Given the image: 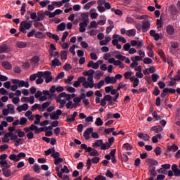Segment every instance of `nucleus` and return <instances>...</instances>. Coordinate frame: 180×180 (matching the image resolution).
<instances>
[{
	"mask_svg": "<svg viewBox=\"0 0 180 180\" xmlns=\"http://www.w3.org/2000/svg\"><path fill=\"white\" fill-rule=\"evenodd\" d=\"M32 25L33 23L32 22V21L24 20L21 22L20 24V32H21V33H23L24 34H26V33H27L26 30L32 29Z\"/></svg>",
	"mask_w": 180,
	"mask_h": 180,
	"instance_id": "1",
	"label": "nucleus"
},
{
	"mask_svg": "<svg viewBox=\"0 0 180 180\" xmlns=\"http://www.w3.org/2000/svg\"><path fill=\"white\" fill-rule=\"evenodd\" d=\"M11 82L13 84H15V85H18L19 88H29L30 86V84H29V82H25L24 80H20L18 79H11Z\"/></svg>",
	"mask_w": 180,
	"mask_h": 180,
	"instance_id": "2",
	"label": "nucleus"
},
{
	"mask_svg": "<svg viewBox=\"0 0 180 180\" xmlns=\"http://www.w3.org/2000/svg\"><path fill=\"white\" fill-rule=\"evenodd\" d=\"M92 146L94 148H98V147H101V150H108L110 147V145L106 146L105 143H103V140L102 139H98L95 141L92 144Z\"/></svg>",
	"mask_w": 180,
	"mask_h": 180,
	"instance_id": "3",
	"label": "nucleus"
},
{
	"mask_svg": "<svg viewBox=\"0 0 180 180\" xmlns=\"http://www.w3.org/2000/svg\"><path fill=\"white\" fill-rule=\"evenodd\" d=\"M26 157V153H20L18 155L15 154H12L9 156V159L11 160V161H14V162H18L20 161L21 158H25Z\"/></svg>",
	"mask_w": 180,
	"mask_h": 180,
	"instance_id": "4",
	"label": "nucleus"
},
{
	"mask_svg": "<svg viewBox=\"0 0 180 180\" xmlns=\"http://www.w3.org/2000/svg\"><path fill=\"white\" fill-rule=\"evenodd\" d=\"M44 78L46 84H50L53 81V76L51 75V72L46 70L44 72Z\"/></svg>",
	"mask_w": 180,
	"mask_h": 180,
	"instance_id": "5",
	"label": "nucleus"
},
{
	"mask_svg": "<svg viewBox=\"0 0 180 180\" xmlns=\"http://www.w3.org/2000/svg\"><path fill=\"white\" fill-rule=\"evenodd\" d=\"M94 133V128L90 127L87 128L86 131L84 132V137L86 140H89L91 139V134Z\"/></svg>",
	"mask_w": 180,
	"mask_h": 180,
	"instance_id": "6",
	"label": "nucleus"
},
{
	"mask_svg": "<svg viewBox=\"0 0 180 180\" xmlns=\"http://www.w3.org/2000/svg\"><path fill=\"white\" fill-rule=\"evenodd\" d=\"M78 115V112L75 111L72 115H68L66 122L68 123H72V122H75V117H77Z\"/></svg>",
	"mask_w": 180,
	"mask_h": 180,
	"instance_id": "7",
	"label": "nucleus"
},
{
	"mask_svg": "<svg viewBox=\"0 0 180 180\" xmlns=\"http://www.w3.org/2000/svg\"><path fill=\"white\" fill-rule=\"evenodd\" d=\"M79 20L83 22L89 23V16H88V13H82L80 15Z\"/></svg>",
	"mask_w": 180,
	"mask_h": 180,
	"instance_id": "8",
	"label": "nucleus"
},
{
	"mask_svg": "<svg viewBox=\"0 0 180 180\" xmlns=\"http://www.w3.org/2000/svg\"><path fill=\"white\" fill-rule=\"evenodd\" d=\"M88 23L89 22H79V30L80 32V33H85V32H86V28L87 26H88Z\"/></svg>",
	"mask_w": 180,
	"mask_h": 180,
	"instance_id": "9",
	"label": "nucleus"
},
{
	"mask_svg": "<svg viewBox=\"0 0 180 180\" xmlns=\"http://www.w3.org/2000/svg\"><path fill=\"white\" fill-rule=\"evenodd\" d=\"M150 26H151V24L150 23V21L146 20L143 22L142 25V31L143 33H146L148 29H150Z\"/></svg>",
	"mask_w": 180,
	"mask_h": 180,
	"instance_id": "10",
	"label": "nucleus"
},
{
	"mask_svg": "<svg viewBox=\"0 0 180 180\" xmlns=\"http://www.w3.org/2000/svg\"><path fill=\"white\" fill-rule=\"evenodd\" d=\"M105 84L109 85V84H115L117 82V80L115 77H110V76H107L105 78Z\"/></svg>",
	"mask_w": 180,
	"mask_h": 180,
	"instance_id": "11",
	"label": "nucleus"
},
{
	"mask_svg": "<svg viewBox=\"0 0 180 180\" xmlns=\"http://www.w3.org/2000/svg\"><path fill=\"white\" fill-rule=\"evenodd\" d=\"M44 11H39L37 13V22H41V20H44Z\"/></svg>",
	"mask_w": 180,
	"mask_h": 180,
	"instance_id": "12",
	"label": "nucleus"
},
{
	"mask_svg": "<svg viewBox=\"0 0 180 180\" xmlns=\"http://www.w3.org/2000/svg\"><path fill=\"white\" fill-rule=\"evenodd\" d=\"M89 68H93L94 70H98L99 65L97 63H94V60H90L87 65Z\"/></svg>",
	"mask_w": 180,
	"mask_h": 180,
	"instance_id": "13",
	"label": "nucleus"
},
{
	"mask_svg": "<svg viewBox=\"0 0 180 180\" xmlns=\"http://www.w3.org/2000/svg\"><path fill=\"white\" fill-rule=\"evenodd\" d=\"M179 148L176 144H173L171 146H168L167 151V153H170V151H173V153H176V151H178Z\"/></svg>",
	"mask_w": 180,
	"mask_h": 180,
	"instance_id": "14",
	"label": "nucleus"
},
{
	"mask_svg": "<svg viewBox=\"0 0 180 180\" xmlns=\"http://www.w3.org/2000/svg\"><path fill=\"white\" fill-rule=\"evenodd\" d=\"M1 66L3 67V68H4V70H12V64H11L8 61L2 62Z\"/></svg>",
	"mask_w": 180,
	"mask_h": 180,
	"instance_id": "15",
	"label": "nucleus"
},
{
	"mask_svg": "<svg viewBox=\"0 0 180 180\" xmlns=\"http://www.w3.org/2000/svg\"><path fill=\"white\" fill-rule=\"evenodd\" d=\"M36 129H37V126L31 124L30 127L24 128V131H25V133H29L30 131H35Z\"/></svg>",
	"mask_w": 180,
	"mask_h": 180,
	"instance_id": "16",
	"label": "nucleus"
},
{
	"mask_svg": "<svg viewBox=\"0 0 180 180\" xmlns=\"http://www.w3.org/2000/svg\"><path fill=\"white\" fill-rule=\"evenodd\" d=\"M27 109H29V105L27 103H24L17 108V110L19 112H23V110L26 111Z\"/></svg>",
	"mask_w": 180,
	"mask_h": 180,
	"instance_id": "17",
	"label": "nucleus"
},
{
	"mask_svg": "<svg viewBox=\"0 0 180 180\" xmlns=\"http://www.w3.org/2000/svg\"><path fill=\"white\" fill-rule=\"evenodd\" d=\"M138 137L139 139H143L145 141H150V136L148 134H144L143 133H139Z\"/></svg>",
	"mask_w": 180,
	"mask_h": 180,
	"instance_id": "18",
	"label": "nucleus"
},
{
	"mask_svg": "<svg viewBox=\"0 0 180 180\" xmlns=\"http://www.w3.org/2000/svg\"><path fill=\"white\" fill-rule=\"evenodd\" d=\"M151 130L155 133H160V131H162L164 129H162V127L161 125L154 126L151 128Z\"/></svg>",
	"mask_w": 180,
	"mask_h": 180,
	"instance_id": "19",
	"label": "nucleus"
},
{
	"mask_svg": "<svg viewBox=\"0 0 180 180\" xmlns=\"http://www.w3.org/2000/svg\"><path fill=\"white\" fill-rule=\"evenodd\" d=\"M81 148L82 150H85L86 153H89V154H91L92 150L94 149L91 147H88V146H86L85 143L81 145Z\"/></svg>",
	"mask_w": 180,
	"mask_h": 180,
	"instance_id": "20",
	"label": "nucleus"
},
{
	"mask_svg": "<svg viewBox=\"0 0 180 180\" xmlns=\"http://www.w3.org/2000/svg\"><path fill=\"white\" fill-rule=\"evenodd\" d=\"M3 175L6 178H9L11 175H12V171L11 169H6L5 168H2Z\"/></svg>",
	"mask_w": 180,
	"mask_h": 180,
	"instance_id": "21",
	"label": "nucleus"
},
{
	"mask_svg": "<svg viewBox=\"0 0 180 180\" xmlns=\"http://www.w3.org/2000/svg\"><path fill=\"white\" fill-rule=\"evenodd\" d=\"M167 32L169 34V36H172V34H174V33H175V29L174 28V27L172 25H169L167 27Z\"/></svg>",
	"mask_w": 180,
	"mask_h": 180,
	"instance_id": "22",
	"label": "nucleus"
},
{
	"mask_svg": "<svg viewBox=\"0 0 180 180\" xmlns=\"http://www.w3.org/2000/svg\"><path fill=\"white\" fill-rule=\"evenodd\" d=\"M52 67H60L61 65V62L58 58H55L51 61Z\"/></svg>",
	"mask_w": 180,
	"mask_h": 180,
	"instance_id": "23",
	"label": "nucleus"
},
{
	"mask_svg": "<svg viewBox=\"0 0 180 180\" xmlns=\"http://www.w3.org/2000/svg\"><path fill=\"white\" fill-rule=\"evenodd\" d=\"M158 139L161 140L162 139V136L160 134H158L156 136H153L152 141L154 144L158 143Z\"/></svg>",
	"mask_w": 180,
	"mask_h": 180,
	"instance_id": "24",
	"label": "nucleus"
},
{
	"mask_svg": "<svg viewBox=\"0 0 180 180\" xmlns=\"http://www.w3.org/2000/svg\"><path fill=\"white\" fill-rule=\"evenodd\" d=\"M16 46L18 47V49H25L27 46V42L17 41Z\"/></svg>",
	"mask_w": 180,
	"mask_h": 180,
	"instance_id": "25",
	"label": "nucleus"
},
{
	"mask_svg": "<svg viewBox=\"0 0 180 180\" xmlns=\"http://www.w3.org/2000/svg\"><path fill=\"white\" fill-rule=\"evenodd\" d=\"M8 45L6 44H2L0 46V54H2V53H8Z\"/></svg>",
	"mask_w": 180,
	"mask_h": 180,
	"instance_id": "26",
	"label": "nucleus"
},
{
	"mask_svg": "<svg viewBox=\"0 0 180 180\" xmlns=\"http://www.w3.org/2000/svg\"><path fill=\"white\" fill-rule=\"evenodd\" d=\"M90 13H91V19H96V18H98V13H96V9L91 8L90 10Z\"/></svg>",
	"mask_w": 180,
	"mask_h": 180,
	"instance_id": "27",
	"label": "nucleus"
},
{
	"mask_svg": "<svg viewBox=\"0 0 180 180\" xmlns=\"http://www.w3.org/2000/svg\"><path fill=\"white\" fill-rule=\"evenodd\" d=\"M65 22H62L57 26V30L59 32H64L65 30Z\"/></svg>",
	"mask_w": 180,
	"mask_h": 180,
	"instance_id": "28",
	"label": "nucleus"
},
{
	"mask_svg": "<svg viewBox=\"0 0 180 180\" xmlns=\"http://www.w3.org/2000/svg\"><path fill=\"white\" fill-rule=\"evenodd\" d=\"M122 148H124L126 151H130V150H133V146L130 145L129 143H127L122 146Z\"/></svg>",
	"mask_w": 180,
	"mask_h": 180,
	"instance_id": "29",
	"label": "nucleus"
},
{
	"mask_svg": "<svg viewBox=\"0 0 180 180\" xmlns=\"http://www.w3.org/2000/svg\"><path fill=\"white\" fill-rule=\"evenodd\" d=\"M94 74H95V70H94L93 69L84 72V75H85L86 77H94Z\"/></svg>",
	"mask_w": 180,
	"mask_h": 180,
	"instance_id": "30",
	"label": "nucleus"
},
{
	"mask_svg": "<svg viewBox=\"0 0 180 180\" xmlns=\"http://www.w3.org/2000/svg\"><path fill=\"white\" fill-rule=\"evenodd\" d=\"M127 36H129V37H131V36H136V30L131 29L127 31Z\"/></svg>",
	"mask_w": 180,
	"mask_h": 180,
	"instance_id": "31",
	"label": "nucleus"
},
{
	"mask_svg": "<svg viewBox=\"0 0 180 180\" xmlns=\"http://www.w3.org/2000/svg\"><path fill=\"white\" fill-rule=\"evenodd\" d=\"M36 39H45L46 35L43 34V32H35Z\"/></svg>",
	"mask_w": 180,
	"mask_h": 180,
	"instance_id": "32",
	"label": "nucleus"
},
{
	"mask_svg": "<svg viewBox=\"0 0 180 180\" xmlns=\"http://www.w3.org/2000/svg\"><path fill=\"white\" fill-rule=\"evenodd\" d=\"M158 54L160 56L161 58H162L163 61H167V57H165V53H164V51L162 49L158 50Z\"/></svg>",
	"mask_w": 180,
	"mask_h": 180,
	"instance_id": "33",
	"label": "nucleus"
},
{
	"mask_svg": "<svg viewBox=\"0 0 180 180\" xmlns=\"http://www.w3.org/2000/svg\"><path fill=\"white\" fill-rule=\"evenodd\" d=\"M89 155H90L91 157H98L99 156V152H98V150H96V149L93 148Z\"/></svg>",
	"mask_w": 180,
	"mask_h": 180,
	"instance_id": "34",
	"label": "nucleus"
},
{
	"mask_svg": "<svg viewBox=\"0 0 180 180\" xmlns=\"http://www.w3.org/2000/svg\"><path fill=\"white\" fill-rule=\"evenodd\" d=\"M96 126H102L103 124V121L101 117H97L95 122Z\"/></svg>",
	"mask_w": 180,
	"mask_h": 180,
	"instance_id": "35",
	"label": "nucleus"
},
{
	"mask_svg": "<svg viewBox=\"0 0 180 180\" xmlns=\"http://www.w3.org/2000/svg\"><path fill=\"white\" fill-rule=\"evenodd\" d=\"M56 153V149L54 148H51L45 151L46 155H50V154H53Z\"/></svg>",
	"mask_w": 180,
	"mask_h": 180,
	"instance_id": "36",
	"label": "nucleus"
},
{
	"mask_svg": "<svg viewBox=\"0 0 180 180\" xmlns=\"http://www.w3.org/2000/svg\"><path fill=\"white\" fill-rule=\"evenodd\" d=\"M33 170L37 174H40V171H41L40 166H39V165H37V164L34 165Z\"/></svg>",
	"mask_w": 180,
	"mask_h": 180,
	"instance_id": "37",
	"label": "nucleus"
},
{
	"mask_svg": "<svg viewBox=\"0 0 180 180\" xmlns=\"http://www.w3.org/2000/svg\"><path fill=\"white\" fill-rule=\"evenodd\" d=\"M21 15L22 16L25 15V13H26V3L22 4L20 9Z\"/></svg>",
	"mask_w": 180,
	"mask_h": 180,
	"instance_id": "38",
	"label": "nucleus"
},
{
	"mask_svg": "<svg viewBox=\"0 0 180 180\" xmlns=\"http://www.w3.org/2000/svg\"><path fill=\"white\" fill-rule=\"evenodd\" d=\"M27 123V118L22 117L20 120V126H25Z\"/></svg>",
	"mask_w": 180,
	"mask_h": 180,
	"instance_id": "39",
	"label": "nucleus"
},
{
	"mask_svg": "<svg viewBox=\"0 0 180 180\" xmlns=\"http://www.w3.org/2000/svg\"><path fill=\"white\" fill-rule=\"evenodd\" d=\"M49 4H50L49 0H44L43 1L39 2V5L42 8H46V6L49 5Z\"/></svg>",
	"mask_w": 180,
	"mask_h": 180,
	"instance_id": "40",
	"label": "nucleus"
},
{
	"mask_svg": "<svg viewBox=\"0 0 180 180\" xmlns=\"http://www.w3.org/2000/svg\"><path fill=\"white\" fill-rule=\"evenodd\" d=\"M35 121L34 122V124H40V120L41 119V116H40V115L37 114L35 115Z\"/></svg>",
	"mask_w": 180,
	"mask_h": 180,
	"instance_id": "41",
	"label": "nucleus"
},
{
	"mask_svg": "<svg viewBox=\"0 0 180 180\" xmlns=\"http://www.w3.org/2000/svg\"><path fill=\"white\" fill-rule=\"evenodd\" d=\"M7 108L11 113H15V105H13V104H8Z\"/></svg>",
	"mask_w": 180,
	"mask_h": 180,
	"instance_id": "42",
	"label": "nucleus"
},
{
	"mask_svg": "<svg viewBox=\"0 0 180 180\" xmlns=\"http://www.w3.org/2000/svg\"><path fill=\"white\" fill-rule=\"evenodd\" d=\"M158 79H160V75H158V74L155 73L152 75V81L153 82H157Z\"/></svg>",
	"mask_w": 180,
	"mask_h": 180,
	"instance_id": "43",
	"label": "nucleus"
},
{
	"mask_svg": "<svg viewBox=\"0 0 180 180\" xmlns=\"http://www.w3.org/2000/svg\"><path fill=\"white\" fill-rule=\"evenodd\" d=\"M42 94L45 96H49V99H51V98H53V94H50V91H49V90H44L42 91Z\"/></svg>",
	"mask_w": 180,
	"mask_h": 180,
	"instance_id": "44",
	"label": "nucleus"
},
{
	"mask_svg": "<svg viewBox=\"0 0 180 180\" xmlns=\"http://www.w3.org/2000/svg\"><path fill=\"white\" fill-rule=\"evenodd\" d=\"M132 63L130 65L131 68H136L139 65V63L134 60V58H131Z\"/></svg>",
	"mask_w": 180,
	"mask_h": 180,
	"instance_id": "45",
	"label": "nucleus"
},
{
	"mask_svg": "<svg viewBox=\"0 0 180 180\" xmlns=\"http://www.w3.org/2000/svg\"><path fill=\"white\" fill-rule=\"evenodd\" d=\"M115 58L117 60H120L121 61H124L126 60V56L122 55V54H117L115 56Z\"/></svg>",
	"mask_w": 180,
	"mask_h": 180,
	"instance_id": "46",
	"label": "nucleus"
},
{
	"mask_svg": "<svg viewBox=\"0 0 180 180\" xmlns=\"http://www.w3.org/2000/svg\"><path fill=\"white\" fill-rule=\"evenodd\" d=\"M170 79H171V82H170L169 86H174L176 81H178V79L176 77H170Z\"/></svg>",
	"mask_w": 180,
	"mask_h": 180,
	"instance_id": "47",
	"label": "nucleus"
},
{
	"mask_svg": "<svg viewBox=\"0 0 180 180\" xmlns=\"http://www.w3.org/2000/svg\"><path fill=\"white\" fill-rule=\"evenodd\" d=\"M133 75V72H127L124 74L125 79H129Z\"/></svg>",
	"mask_w": 180,
	"mask_h": 180,
	"instance_id": "48",
	"label": "nucleus"
},
{
	"mask_svg": "<svg viewBox=\"0 0 180 180\" xmlns=\"http://www.w3.org/2000/svg\"><path fill=\"white\" fill-rule=\"evenodd\" d=\"M27 134V138L28 140H32V139H34V134H33L32 131L26 132Z\"/></svg>",
	"mask_w": 180,
	"mask_h": 180,
	"instance_id": "49",
	"label": "nucleus"
},
{
	"mask_svg": "<svg viewBox=\"0 0 180 180\" xmlns=\"http://www.w3.org/2000/svg\"><path fill=\"white\" fill-rule=\"evenodd\" d=\"M91 28H94V29L98 28V22H96V21H92L90 23L89 29H91Z\"/></svg>",
	"mask_w": 180,
	"mask_h": 180,
	"instance_id": "50",
	"label": "nucleus"
},
{
	"mask_svg": "<svg viewBox=\"0 0 180 180\" xmlns=\"http://www.w3.org/2000/svg\"><path fill=\"white\" fill-rule=\"evenodd\" d=\"M86 167H87V169L88 171H89V169H91V167H92V160L91 158H89L86 161Z\"/></svg>",
	"mask_w": 180,
	"mask_h": 180,
	"instance_id": "51",
	"label": "nucleus"
},
{
	"mask_svg": "<svg viewBox=\"0 0 180 180\" xmlns=\"http://www.w3.org/2000/svg\"><path fill=\"white\" fill-rule=\"evenodd\" d=\"M50 117H51V120H58V119H60V117H58V115H57V114L55 112L51 114Z\"/></svg>",
	"mask_w": 180,
	"mask_h": 180,
	"instance_id": "52",
	"label": "nucleus"
},
{
	"mask_svg": "<svg viewBox=\"0 0 180 180\" xmlns=\"http://www.w3.org/2000/svg\"><path fill=\"white\" fill-rule=\"evenodd\" d=\"M60 57H61L62 60H67V51H60Z\"/></svg>",
	"mask_w": 180,
	"mask_h": 180,
	"instance_id": "53",
	"label": "nucleus"
},
{
	"mask_svg": "<svg viewBox=\"0 0 180 180\" xmlns=\"http://www.w3.org/2000/svg\"><path fill=\"white\" fill-rule=\"evenodd\" d=\"M17 133H18V136L20 138L25 137V136H26V134H25V131H22V129H18L17 131Z\"/></svg>",
	"mask_w": 180,
	"mask_h": 180,
	"instance_id": "54",
	"label": "nucleus"
},
{
	"mask_svg": "<svg viewBox=\"0 0 180 180\" xmlns=\"http://www.w3.org/2000/svg\"><path fill=\"white\" fill-rule=\"evenodd\" d=\"M64 160L61 158H57L56 159L54 160V164L55 165H58V164H61Z\"/></svg>",
	"mask_w": 180,
	"mask_h": 180,
	"instance_id": "55",
	"label": "nucleus"
},
{
	"mask_svg": "<svg viewBox=\"0 0 180 180\" xmlns=\"http://www.w3.org/2000/svg\"><path fill=\"white\" fill-rule=\"evenodd\" d=\"M152 116L155 120H160L161 119V117L157 113L156 111H154L152 114Z\"/></svg>",
	"mask_w": 180,
	"mask_h": 180,
	"instance_id": "56",
	"label": "nucleus"
},
{
	"mask_svg": "<svg viewBox=\"0 0 180 180\" xmlns=\"http://www.w3.org/2000/svg\"><path fill=\"white\" fill-rule=\"evenodd\" d=\"M51 102H49V101H46V102H45V103H44L42 105H41V109H43L44 110H45V109H47V107L48 106H50V104H51Z\"/></svg>",
	"mask_w": 180,
	"mask_h": 180,
	"instance_id": "57",
	"label": "nucleus"
},
{
	"mask_svg": "<svg viewBox=\"0 0 180 180\" xmlns=\"http://www.w3.org/2000/svg\"><path fill=\"white\" fill-rule=\"evenodd\" d=\"M154 153L156 155H161V147L157 146L154 150Z\"/></svg>",
	"mask_w": 180,
	"mask_h": 180,
	"instance_id": "58",
	"label": "nucleus"
},
{
	"mask_svg": "<svg viewBox=\"0 0 180 180\" xmlns=\"http://www.w3.org/2000/svg\"><path fill=\"white\" fill-rule=\"evenodd\" d=\"M153 94L155 95V96H158V95H160V89H158V86H155Z\"/></svg>",
	"mask_w": 180,
	"mask_h": 180,
	"instance_id": "59",
	"label": "nucleus"
},
{
	"mask_svg": "<svg viewBox=\"0 0 180 180\" xmlns=\"http://www.w3.org/2000/svg\"><path fill=\"white\" fill-rule=\"evenodd\" d=\"M72 68V67L68 63H66L63 65V70H65V71H70V70Z\"/></svg>",
	"mask_w": 180,
	"mask_h": 180,
	"instance_id": "60",
	"label": "nucleus"
},
{
	"mask_svg": "<svg viewBox=\"0 0 180 180\" xmlns=\"http://www.w3.org/2000/svg\"><path fill=\"white\" fill-rule=\"evenodd\" d=\"M144 64H151L153 63V59L150 58H145L143 59Z\"/></svg>",
	"mask_w": 180,
	"mask_h": 180,
	"instance_id": "61",
	"label": "nucleus"
},
{
	"mask_svg": "<svg viewBox=\"0 0 180 180\" xmlns=\"http://www.w3.org/2000/svg\"><path fill=\"white\" fill-rule=\"evenodd\" d=\"M150 172L152 176H157V172H155V167H152L150 169Z\"/></svg>",
	"mask_w": 180,
	"mask_h": 180,
	"instance_id": "62",
	"label": "nucleus"
},
{
	"mask_svg": "<svg viewBox=\"0 0 180 180\" xmlns=\"http://www.w3.org/2000/svg\"><path fill=\"white\" fill-rule=\"evenodd\" d=\"M149 164H150V165H158V161L153 159H149Z\"/></svg>",
	"mask_w": 180,
	"mask_h": 180,
	"instance_id": "63",
	"label": "nucleus"
},
{
	"mask_svg": "<svg viewBox=\"0 0 180 180\" xmlns=\"http://www.w3.org/2000/svg\"><path fill=\"white\" fill-rule=\"evenodd\" d=\"M94 180H106V177L102 175H98L96 177H95Z\"/></svg>",
	"mask_w": 180,
	"mask_h": 180,
	"instance_id": "64",
	"label": "nucleus"
}]
</instances>
